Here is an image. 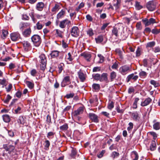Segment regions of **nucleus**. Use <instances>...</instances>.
<instances>
[{"mask_svg": "<svg viewBox=\"0 0 160 160\" xmlns=\"http://www.w3.org/2000/svg\"><path fill=\"white\" fill-rule=\"evenodd\" d=\"M63 82H68L70 81V77L68 76H65L63 79Z\"/></svg>", "mask_w": 160, "mask_h": 160, "instance_id": "obj_50", "label": "nucleus"}, {"mask_svg": "<svg viewBox=\"0 0 160 160\" xmlns=\"http://www.w3.org/2000/svg\"><path fill=\"white\" fill-rule=\"evenodd\" d=\"M65 11L62 9L57 15V18L58 19H61L63 18L65 14Z\"/></svg>", "mask_w": 160, "mask_h": 160, "instance_id": "obj_18", "label": "nucleus"}, {"mask_svg": "<svg viewBox=\"0 0 160 160\" xmlns=\"http://www.w3.org/2000/svg\"><path fill=\"white\" fill-rule=\"evenodd\" d=\"M31 39L33 43L36 47L39 46L42 42L40 36L37 34L33 35L31 37Z\"/></svg>", "mask_w": 160, "mask_h": 160, "instance_id": "obj_1", "label": "nucleus"}, {"mask_svg": "<svg viewBox=\"0 0 160 160\" xmlns=\"http://www.w3.org/2000/svg\"><path fill=\"white\" fill-rule=\"evenodd\" d=\"M84 110V108L82 107H79L77 110L73 112L74 116H77L82 114Z\"/></svg>", "mask_w": 160, "mask_h": 160, "instance_id": "obj_15", "label": "nucleus"}, {"mask_svg": "<svg viewBox=\"0 0 160 160\" xmlns=\"http://www.w3.org/2000/svg\"><path fill=\"white\" fill-rule=\"evenodd\" d=\"M64 66V64L62 63H61L58 66V72L59 74L63 70Z\"/></svg>", "mask_w": 160, "mask_h": 160, "instance_id": "obj_32", "label": "nucleus"}, {"mask_svg": "<svg viewBox=\"0 0 160 160\" xmlns=\"http://www.w3.org/2000/svg\"><path fill=\"white\" fill-rule=\"evenodd\" d=\"M68 128V125L67 124H65L60 127V128L62 130H66Z\"/></svg>", "mask_w": 160, "mask_h": 160, "instance_id": "obj_49", "label": "nucleus"}, {"mask_svg": "<svg viewBox=\"0 0 160 160\" xmlns=\"http://www.w3.org/2000/svg\"><path fill=\"white\" fill-rule=\"evenodd\" d=\"M44 26V24L42 23V21H39L36 24V28L38 30H41Z\"/></svg>", "mask_w": 160, "mask_h": 160, "instance_id": "obj_21", "label": "nucleus"}, {"mask_svg": "<svg viewBox=\"0 0 160 160\" xmlns=\"http://www.w3.org/2000/svg\"><path fill=\"white\" fill-rule=\"evenodd\" d=\"M3 120L6 122H8L10 121V118L9 116L7 114L3 115L2 116Z\"/></svg>", "mask_w": 160, "mask_h": 160, "instance_id": "obj_23", "label": "nucleus"}, {"mask_svg": "<svg viewBox=\"0 0 160 160\" xmlns=\"http://www.w3.org/2000/svg\"><path fill=\"white\" fill-rule=\"evenodd\" d=\"M29 23L21 22L19 24V27L20 30L22 31L24 29L29 26Z\"/></svg>", "mask_w": 160, "mask_h": 160, "instance_id": "obj_12", "label": "nucleus"}, {"mask_svg": "<svg viewBox=\"0 0 160 160\" xmlns=\"http://www.w3.org/2000/svg\"><path fill=\"white\" fill-rule=\"evenodd\" d=\"M2 37L3 36L4 38L6 37L8 34V32L6 30H2Z\"/></svg>", "mask_w": 160, "mask_h": 160, "instance_id": "obj_56", "label": "nucleus"}, {"mask_svg": "<svg viewBox=\"0 0 160 160\" xmlns=\"http://www.w3.org/2000/svg\"><path fill=\"white\" fill-rule=\"evenodd\" d=\"M128 125L129 126L127 128V130L128 131L131 130L133 128V124L132 123L130 122L129 123Z\"/></svg>", "mask_w": 160, "mask_h": 160, "instance_id": "obj_62", "label": "nucleus"}, {"mask_svg": "<svg viewBox=\"0 0 160 160\" xmlns=\"http://www.w3.org/2000/svg\"><path fill=\"white\" fill-rule=\"evenodd\" d=\"M84 3L83 2H82L79 4L78 7L76 8L75 11L77 12H78L80 9L84 7Z\"/></svg>", "mask_w": 160, "mask_h": 160, "instance_id": "obj_41", "label": "nucleus"}, {"mask_svg": "<svg viewBox=\"0 0 160 160\" xmlns=\"http://www.w3.org/2000/svg\"><path fill=\"white\" fill-rule=\"evenodd\" d=\"M156 142L154 141H152L151 145V150L154 151L156 149Z\"/></svg>", "mask_w": 160, "mask_h": 160, "instance_id": "obj_31", "label": "nucleus"}, {"mask_svg": "<svg viewBox=\"0 0 160 160\" xmlns=\"http://www.w3.org/2000/svg\"><path fill=\"white\" fill-rule=\"evenodd\" d=\"M116 3H115L113 4V6L115 7L116 10L119 8L121 2V0H116Z\"/></svg>", "mask_w": 160, "mask_h": 160, "instance_id": "obj_39", "label": "nucleus"}, {"mask_svg": "<svg viewBox=\"0 0 160 160\" xmlns=\"http://www.w3.org/2000/svg\"><path fill=\"white\" fill-rule=\"evenodd\" d=\"M100 81L101 82H108V74L106 73H103L100 75Z\"/></svg>", "mask_w": 160, "mask_h": 160, "instance_id": "obj_10", "label": "nucleus"}, {"mask_svg": "<svg viewBox=\"0 0 160 160\" xmlns=\"http://www.w3.org/2000/svg\"><path fill=\"white\" fill-rule=\"evenodd\" d=\"M81 56L87 62L91 61V54L89 52H83L81 54Z\"/></svg>", "mask_w": 160, "mask_h": 160, "instance_id": "obj_7", "label": "nucleus"}, {"mask_svg": "<svg viewBox=\"0 0 160 160\" xmlns=\"http://www.w3.org/2000/svg\"><path fill=\"white\" fill-rule=\"evenodd\" d=\"M151 32L153 34L156 35L160 32V29H158L156 28H154V29H152Z\"/></svg>", "mask_w": 160, "mask_h": 160, "instance_id": "obj_43", "label": "nucleus"}, {"mask_svg": "<svg viewBox=\"0 0 160 160\" xmlns=\"http://www.w3.org/2000/svg\"><path fill=\"white\" fill-rule=\"evenodd\" d=\"M50 145V143L48 140H46L45 142L44 145V149L46 150H48Z\"/></svg>", "mask_w": 160, "mask_h": 160, "instance_id": "obj_33", "label": "nucleus"}, {"mask_svg": "<svg viewBox=\"0 0 160 160\" xmlns=\"http://www.w3.org/2000/svg\"><path fill=\"white\" fill-rule=\"evenodd\" d=\"M136 27L137 29L138 30H140L142 28L141 23L140 22H138L137 23Z\"/></svg>", "mask_w": 160, "mask_h": 160, "instance_id": "obj_58", "label": "nucleus"}, {"mask_svg": "<svg viewBox=\"0 0 160 160\" xmlns=\"http://www.w3.org/2000/svg\"><path fill=\"white\" fill-rule=\"evenodd\" d=\"M142 21L146 27L150 25V19H148L147 18H143L142 19Z\"/></svg>", "mask_w": 160, "mask_h": 160, "instance_id": "obj_28", "label": "nucleus"}, {"mask_svg": "<svg viewBox=\"0 0 160 160\" xmlns=\"http://www.w3.org/2000/svg\"><path fill=\"white\" fill-rule=\"evenodd\" d=\"M15 113L16 114H20L22 112V109L21 108L19 107H18V108L15 110Z\"/></svg>", "mask_w": 160, "mask_h": 160, "instance_id": "obj_55", "label": "nucleus"}, {"mask_svg": "<svg viewBox=\"0 0 160 160\" xmlns=\"http://www.w3.org/2000/svg\"><path fill=\"white\" fill-rule=\"evenodd\" d=\"M132 116L133 119L134 120H138L139 118L138 114L136 112L132 113Z\"/></svg>", "mask_w": 160, "mask_h": 160, "instance_id": "obj_24", "label": "nucleus"}, {"mask_svg": "<svg viewBox=\"0 0 160 160\" xmlns=\"http://www.w3.org/2000/svg\"><path fill=\"white\" fill-rule=\"evenodd\" d=\"M79 31L78 27H73L72 28L71 31V35L72 36L77 37L79 36Z\"/></svg>", "mask_w": 160, "mask_h": 160, "instance_id": "obj_5", "label": "nucleus"}, {"mask_svg": "<svg viewBox=\"0 0 160 160\" xmlns=\"http://www.w3.org/2000/svg\"><path fill=\"white\" fill-rule=\"evenodd\" d=\"M39 62L41 63V69L44 70L46 68L47 63L46 58L45 55L43 54H41L39 56Z\"/></svg>", "mask_w": 160, "mask_h": 160, "instance_id": "obj_2", "label": "nucleus"}, {"mask_svg": "<svg viewBox=\"0 0 160 160\" xmlns=\"http://www.w3.org/2000/svg\"><path fill=\"white\" fill-rule=\"evenodd\" d=\"M132 157H134V158L133 159V160H138V156L137 153L135 151H133L132 152Z\"/></svg>", "mask_w": 160, "mask_h": 160, "instance_id": "obj_35", "label": "nucleus"}, {"mask_svg": "<svg viewBox=\"0 0 160 160\" xmlns=\"http://www.w3.org/2000/svg\"><path fill=\"white\" fill-rule=\"evenodd\" d=\"M37 73V71L35 69H32L30 72V74L33 77L36 76Z\"/></svg>", "mask_w": 160, "mask_h": 160, "instance_id": "obj_46", "label": "nucleus"}, {"mask_svg": "<svg viewBox=\"0 0 160 160\" xmlns=\"http://www.w3.org/2000/svg\"><path fill=\"white\" fill-rule=\"evenodd\" d=\"M139 99L138 98H136L135 99L134 102L133 104V107L134 108H137V103Z\"/></svg>", "mask_w": 160, "mask_h": 160, "instance_id": "obj_57", "label": "nucleus"}, {"mask_svg": "<svg viewBox=\"0 0 160 160\" xmlns=\"http://www.w3.org/2000/svg\"><path fill=\"white\" fill-rule=\"evenodd\" d=\"M74 93H70L69 94H67L65 96V97L68 99L72 98L74 96Z\"/></svg>", "mask_w": 160, "mask_h": 160, "instance_id": "obj_60", "label": "nucleus"}, {"mask_svg": "<svg viewBox=\"0 0 160 160\" xmlns=\"http://www.w3.org/2000/svg\"><path fill=\"white\" fill-rule=\"evenodd\" d=\"M78 77L81 81L83 82L85 80V74L82 72L79 71L78 73Z\"/></svg>", "mask_w": 160, "mask_h": 160, "instance_id": "obj_19", "label": "nucleus"}, {"mask_svg": "<svg viewBox=\"0 0 160 160\" xmlns=\"http://www.w3.org/2000/svg\"><path fill=\"white\" fill-rule=\"evenodd\" d=\"M113 35H114L115 36L117 37L118 36V30L117 28H114L112 31Z\"/></svg>", "mask_w": 160, "mask_h": 160, "instance_id": "obj_47", "label": "nucleus"}, {"mask_svg": "<svg viewBox=\"0 0 160 160\" xmlns=\"http://www.w3.org/2000/svg\"><path fill=\"white\" fill-rule=\"evenodd\" d=\"M150 103V98H148L146 99L143 102L141 103V105L142 106H145L148 105Z\"/></svg>", "mask_w": 160, "mask_h": 160, "instance_id": "obj_22", "label": "nucleus"}, {"mask_svg": "<svg viewBox=\"0 0 160 160\" xmlns=\"http://www.w3.org/2000/svg\"><path fill=\"white\" fill-rule=\"evenodd\" d=\"M142 51V49L140 48H138L136 51V56L138 57L140 56L141 54V52Z\"/></svg>", "mask_w": 160, "mask_h": 160, "instance_id": "obj_54", "label": "nucleus"}, {"mask_svg": "<svg viewBox=\"0 0 160 160\" xmlns=\"http://www.w3.org/2000/svg\"><path fill=\"white\" fill-rule=\"evenodd\" d=\"M87 33L89 36H92L94 34L93 31L91 28L87 31Z\"/></svg>", "mask_w": 160, "mask_h": 160, "instance_id": "obj_53", "label": "nucleus"}, {"mask_svg": "<svg viewBox=\"0 0 160 160\" xmlns=\"http://www.w3.org/2000/svg\"><path fill=\"white\" fill-rule=\"evenodd\" d=\"M26 83L27 86L31 89H32L34 87V84L31 82L27 81Z\"/></svg>", "mask_w": 160, "mask_h": 160, "instance_id": "obj_38", "label": "nucleus"}, {"mask_svg": "<svg viewBox=\"0 0 160 160\" xmlns=\"http://www.w3.org/2000/svg\"><path fill=\"white\" fill-rule=\"evenodd\" d=\"M71 22L68 19H65L60 22L59 26L62 28H64L67 25H68Z\"/></svg>", "mask_w": 160, "mask_h": 160, "instance_id": "obj_8", "label": "nucleus"}, {"mask_svg": "<svg viewBox=\"0 0 160 160\" xmlns=\"http://www.w3.org/2000/svg\"><path fill=\"white\" fill-rule=\"evenodd\" d=\"M89 117L93 122H98V116L94 113H89Z\"/></svg>", "mask_w": 160, "mask_h": 160, "instance_id": "obj_11", "label": "nucleus"}, {"mask_svg": "<svg viewBox=\"0 0 160 160\" xmlns=\"http://www.w3.org/2000/svg\"><path fill=\"white\" fill-rule=\"evenodd\" d=\"M60 7L59 4L56 3L55 6L52 8L51 9L52 12H57L60 9Z\"/></svg>", "mask_w": 160, "mask_h": 160, "instance_id": "obj_20", "label": "nucleus"}, {"mask_svg": "<svg viewBox=\"0 0 160 160\" xmlns=\"http://www.w3.org/2000/svg\"><path fill=\"white\" fill-rule=\"evenodd\" d=\"M11 39L13 41L18 40L20 38V34L18 32L12 33L10 34Z\"/></svg>", "mask_w": 160, "mask_h": 160, "instance_id": "obj_6", "label": "nucleus"}, {"mask_svg": "<svg viewBox=\"0 0 160 160\" xmlns=\"http://www.w3.org/2000/svg\"><path fill=\"white\" fill-rule=\"evenodd\" d=\"M119 155V153L114 151L112 152L111 154V157H112L113 159H114L115 158L118 157Z\"/></svg>", "mask_w": 160, "mask_h": 160, "instance_id": "obj_36", "label": "nucleus"}, {"mask_svg": "<svg viewBox=\"0 0 160 160\" xmlns=\"http://www.w3.org/2000/svg\"><path fill=\"white\" fill-rule=\"evenodd\" d=\"M19 124L23 125L25 122V120L23 116H20L17 120Z\"/></svg>", "mask_w": 160, "mask_h": 160, "instance_id": "obj_26", "label": "nucleus"}, {"mask_svg": "<svg viewBox=\"0 0 160 160\" xmlns=\"http://www.w3.org/2000/svg\"><path fill=\"white\" fill-rule=\"evenodd\" d=\"M152 51L155 52H160V47L158 46L155 47L154 48H152Z\"/></svg>", "mask_w": 160, "mask_h": 160, "instance_id": "obj_63", "label": "nucleus"}, {"mask_svg": "<svg viewBox=\"0 0 160 160\" xmlns=\"http://www.w3.org/2000/svg\"><path fill=\"white\" fill-rule=\"evenodd\" d=\"M119 70L121 74L125 75L130 71V67L127 65H123L119 68Z\"/></svg>", "mask_w": 160, "mask_h": 160, "instance_id": "obj_3", "label": "nucleus"}, {"mask_svg": "<svg viewBox=\"0 0 160 160\" xmlns=\"http://www.w3.org/2000/svg\"><path fill=\"white\" fill-rule=\"evenodd\" d=\"M11 98V97L9 95H8L4 101V102L6 103H8Z\"/></svg>", "mask_w": 160, "mask_h": 160, "instance_id": "obj_51", "label": "nucleus"}, {"mask_svg": "<svg viewBox=\"0 0 160 160\" xmlns=\"http://www.w3.org/2000/svg\"><path fill=\"white\" fill-rule=\"evenodd\" d=\"M114 102L112 101L111 102L108 103V108L110 110L114 108Z\"/></svg>", "mask_w": 160, "mask_h": 160, "instance_id": "obj_42", "label": "nucleus"}, {"mask_svg": "<svg viewBox=\"0 0 160 160\" xmlns=\"http://www.w3.org/2000/svg\"><path fill=\"white\" fill-rule=\"evenodd\" d=\"M3 148L7 151H8V153L10 154L11 153L13 152L15 149V147L13 145H11L8 144H5L3 145Z\"/></svg>", "mask_w": 160, "mask_h": 160, "instance_id": "obj_4", "label": "nucleus"}, {"mask_svg": "<svg viewBox=\"0 0 160 160\" xmlns=\"http://www.w3.org/2000/svg\"><path fill=\"white\" fill-rule=\"evenodd\" d=\"M98 57L99 59V61L98 62V63H101L103 62L104 60V57L101 54H98Z\"/></svg>", "mask_w": 160, "mask_h": 160, "instance_id": "obj_40", "label": "nucleus"}, {"mask_svg": "<svg viewBox=\"0 0 160 160\" xmlns=\"http://www.w3.org/2000/svg\"><path fill=\"white\" fill-rule=\"evenodd\" d=\"M117 76V73L114 71L111 72L110 74V79L111 82L113 81Z\"/></svg>", "mask_w": 160, "mask_h": 160, "instance_id": "obj_25", "label": "nucleus"}, {"mask_svg": "<svg viewBox=\"0 0 160 160\" xmlns=\"http://www.w3.org/2000/svg\"><path fill=\"white\" fill-rule=\"evenodd\" d=\"M135 6L136 9L137 10H140L143 8L142 6L141 5L140 3L137 1L135 2Z\"/></svg>", "mask_w": 160, "mask_h": 160, "instance_id": "obj_27", "label": "nucleus"}, {"mask_svg": "<svg viewBox=\"0 0 160 160\" xmlns=\"http://www.w3.org/2000/svg\"><path fill=\"white\" fill-rule=\"evenodd\" d=\"M31 33V30L30 28H28L24 30L22 32V34L23 35L26 37H29Z\"/></svg>", "mask_w": 160, "mask_h": 160, "instance_id": "obj_14", "label": "nucleus"}, {"mask_svg": "<svg viewBox=\"0 0 160 160\" xmlns=\"http://www.w3.org/2000/svg\"><path fill=\"white\" fill-rule=\"evenodd\" d=\"M56 33L58 35V36L61 38H62V32L60 30H58V29H56Z\"/></svg>", "mask_w": 160, "mask_h": 160, "instance_id": "obj_61", "label": "nucleus"}, {"mask_svg": "<svg viewBox=\"0 0 160 160\" xmlns=\"http://www.w3.org/2000/svg\"><path fill=\"white\" fill-rule=\"evenodd\" d=\"M100 75L98 73H94L92 75V78L95 80L100 81Z\"/></svg>", "mask_w": 160, "mask_h": 160, "instance_id": "obj_29", "label": "nucleus"}, {"mask_svg": "<svg viewBox=\"0 0 160 160\" xmlns=\"http://www.w3.org/2000/svg\"><path fill=\"white\" fill-rule=\"evenodd\" d=\"M44 5L42 2H38L36 5V8L39 11H42L44 7Z\"/></svg>", "mask_w": 160, "mask_h": 160, "instance_id": "obj_16", "label": "nucleus"}, {"mask_svg": "<svg viewBox=\"0 0 160 160\" xmlns=\"http://www.w3.org/2000/svg\"><path fill=\"white\" fill-rule=\"evenodd\" d=\"M60 52L57 50H53L51 52L50 54L51 58H57L59 56Z\"/></svg>", "mask_w": 160, "mask_h": 160, "instance_id": "obj_13", "label": "nucleus"}, {"mask_svg": "<svg viewBox=\"0 0 160 160\" xmlns=\"http://www.w3.org/2000/svg\"><path fill=\"white\" fill-rule=\"evenodd\" d=\"M54 133L52 132H48L47 135V137L49 138H52L54 137Z\"/></svg>", "mask_w": 160, "mask_h": 160, "instance_id": "obj_45", "label": "nucleus"}, {"mask_svg": "<svg viewBox=\"0 0 160 160\" xmlns=\"http://www.w3.org/2000/svg\"><path fill=\"white\" fill-rule=\"evenodd\" d=\"M22 19L25 20H28L29 17L26 13H23L22 15Z\"/></svg>", "mask_w": 160, "mask_h": 160, "instance_id": "obj_44", "label": "nucleus"}, {"mask_svg": "<svg viewBox=\"0 0 160 160\" xmlns=\"http://www.w3.org/2000/svg\"><path fill=\"white\" fill-rule=\"evenodd\" d=\"M77 153L76 150L74 148H72L71 151V153L70 154V156L72 157H74Z\"/></svg>", "mask_w": 160, "mask_h": 160, "instance_id": "obj_52", "label": "nucleus"}, {"mask_svg": "<svg viewBox=\"0 0 160 160\" xmlns=\"http://www.w3.org/2000/svg\"><path fill=\"white\" fill-rule=\"evenodd\" d=\"M68 57L67 59L69 61L72 62L73 59V58L72 57L70 52H69L68 54Z\"/></svg>", "mask_w": 160, "mask_h": 160, "instance_id": "obj_59", "label": "nucleus"}, {"mask_svg": "<svg viewBox=\"0 0 160 160\" xmlns=\"http://www.w3.org/2000/svg\"><path fill=\"white\" fill-rule=\"evenodd\" d=\"M22 44L24 50L26 51L29 50L31 48V44L28 41H24L22 42Z\"/></svg>", "mask_w": 160, "mask_h": 160, "instance_id": "obj_9", "label": "nucleus"}, {"mask_svg": "<svg viewBox=\"0 0 160 160\" xmlns=\"http://www.w3.org/2000/svg\"><path fill=\"white\" fill-rule=\"evenodd\" d=\"M138 76H134L133 74H131L129 75L127 78V82H128L131 79H132L134 80H136L138 79Z\"/></svg>", "mask_w": 160, "mask_h": 160, "instance_id": "obj_17", "label": "nucleus"}, {"mask_svg": "<svg viewBox=\"0 0 160 160\" xmlns=\"http://www.w3.org/2000/svg\"><path fill=\"white\" fill-rule=\"evenodd\" d=\"M92 88L94 90L97 91L100 89V86L98 84L94 83L92 85Z\"/></svg>", "mask_w": 160, "mask_h": 160, "instance_id": "obj_34", "label": "nucleus"}, {"mask_svg": "<svg viewBox=\"0 0 160 160\" xmlns=\"http://www.w3.org/2000/svg\"><path fill=\"white\" fill-rule=\"evenodd\" d=\"M151 84L153 85L155 87H157L159 85V83L153 80L151 81Z\"/></svg>", "mask_w": 160, "mask_h": 160, "instance_id": "obj_48", "label": "nucleus"}, {"mask_svg": "<svg viewBox=\"0 0 160 160\" xmlns=\"http://www.w3.org/2000/svg\"><path fill=\"white\" fill-rule=\"evenodd\" d=\"M95 39L97 43H100L103 40V37L102 36H98L97 38H95Z\"/></svg>", "mask_w": 160, "mask_h": 160, "instance_id": "obj_30", "label": "nucleus"}, {"mask_svg": "<svg viewBox=\"0 0 160 160\" xmlns=\"http://www.w3.org/2000/svg\"><path fill=\"white\" fill-rule=\"evenodd\" d=\"M153 128L156 130H159L160 128V123L159 122H157L153 125Z\"/></svg>", "mask_w": 160, "mask_h": 160, "instance_id": "obj_37", "label": "nucleus"}, {"mask_svg": "<svg viewBox=\"0 0 160 160\" xmlns=\"http://www.w3.org/2000/svg\"><path fill=\"white\" fill-rule=\"evenodd\" d=\"M101 114L103 115V116L107 117L109 118L110 114L108 112H107L103 111L101 113Z\"/></svg>", "mask_w": 160, "mask_h": 160, "instance_id": "obj_64", "label": "nucleus"}]
</instances>
